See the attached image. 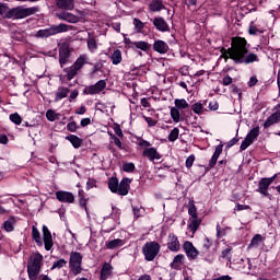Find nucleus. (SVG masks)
Segmentation results:
<instances>
[{"instance_id":"nucleus-14","label":"nucleus","mask_w":280,"mask_h":280,"mask_svg":"<svg viewBox=\"0 0 280 280\" xmlns=\"http://www.w3.org/2000/svg\"><path fill=\"white\" fill-rule=\"evenodd\" d=\"M153 25L158 32H170V25L165 19L158 16L153 19Z\"/></svg>"},{"instance_id":"nucleus-49","label":"nucleus","mask_w":280,"mask_h":280,"mask_svg":"<svg viewBox=\"0 0 280 280\" xmlns=\"http://www.w3.org/2000/svg\"><path fill=\"white\" fill-rule=\"evenodd\" d=\"M122 170H124V172H128V173L135 172V163H132V162H130V163H125V164L122 165Z\"/></svg>"},{"instance_id":"nucleus-63","label":"nucleus","mask_w":280,"mask_h":280,"mask_svg":"<svg viewBox=\"0 0 280 280\" xmlns=\"http://www.w3.org/2000/svg\"><path fill=\"white\" fill-rule=\"evenodd\" d=\"M91 124V118H83L81 119V126L82 128H86Z\"/></svg>"},{"instance_id":"nucleus-64","label":"nucleus","mask_w":280,"mask_h":280,"mask_svg":"<svg viewBox=\"0 0 280 280\" xmlns=\"http://www.w3.org/2000/svg\"><path fill=\"white\" fill-rule=\"evenodd\" d=\"M141 106H143V108H150V102L148 98L144 97L141 100Z\"/></svg>"},{"instance_id":"nucleus-23","label":"nucleus","mask_w":280,"mask_h":280,"mask_svg":"<svg viewBox=\"0 0 280 280\" xmlns=\"http://www.w3.org/2000/svg\"><path fill=\"white\" fill-rule=\"evenodd\" d=\"M149 9L151 12H161V10H165V4H163V0H152Z\"/></svg>"},{"instance_id":"nucleus-39","label":"nucleus","mask_w":280,"mask_h":280,"mask_svg":"<svg viewBox=\"0 0 280 280\" xmlns=\"http://www.w3.org/2000/svg\"><path fill=\"white\" fill-rule=\"evenodd\" d=\"M131 45L137 47V49H141V51H148V49H150V44L143 40L131 43Z\"/></svg>"},{"instance_id":"nucleus-59","label":"nucleus","mask_w":280,"mask_h":280,"mask_svg":"<svg viewBox=\"0 0 280 280\" xmlns=\"http://www.w3.org/2000/svg\"><path fill=\"white\" fill-rule=\"evenodd\" d=\"M257 82H259V80H257V77H252L247 84L249 88H253L257 84Z\"/></svg>"},{"instance_id":"nucleus-33","label":"nucleus","mask_w":280,"mask_h":280,"mask_svg":"<svg viewBox=\"0 0 280 280\" xmlns=\"http://www.w3.org/2000/svg\"><path fill=\"white\" fill-rule=\"evenodd\" d=\"M188 214L190 215V218H198V209L194 203V199H190L188 202Z\"/></svg>"},{"instance_id":"nucleus-10","label":"nucleus","mask_w":280,"mask_h":280,"mask_svg":"<svg viewBox=\"0 0 280 280\" xmlns=\"http://www.w3.org/2000/svg\"><path fill=\"white\" fill-rule=\"evenodd\" d=\"M142 156L148 159L151 163H154V161H161V153L156 151V148H147L142 152Z\"/></svg>"},{"instance_id":"nucleus-21","label":"nucleus","mask_w":280,"mask_h":280,"mask_svg":"<svg viewBox=\"0 0 280 280\" xmlns=\"http://www.w3.org/2000/svg\"><path fill=\"white\" fill-rule=\"evenodd\" d=\"M113 276V266L110 264L105 262L101 270V280H106Z\"/></svg>"},{"instance_id":"nucleus-48","label":"nucleus","mask_w":280,"mask_h":280,"mask_svg":"<svg viewBox=\"0 0 280 280\" xmlns=\"http://www.w3.org/2000/svg\"><path fill=\"white\" fill-rule=\"evenodd\" d=\"M74 75H78V70L72 66L67 73V80H73Z\"/></svg>"},{"instance_id":"nucleus-60","label":"nucleus","mask_w":280,"mask_h":280,"mask_svg":"<svg viewBox=\"0 0 280 280\" xmlns=\"http://www.w3.org/2000/svg\"><path fill=\"white\" fill-rule=\"evenodd\" d=\"M218 159H220L219 155H212L210 160V167H215V164L218 163Z\"/></svg>"},{"instance_id":"nucleus-34","label":"nucleus","mask_w":280,"mask_h":280,"mask_svg":"<svg viewBox=\"0 0 280 280\" xmlns=\"http://www.w3.org/2000/svg\"><path fill=\"white\" fill-rule=\"evenodd\" d=\"M191 110L196 115H205V106L200 102L192 104L191 105Z\"/></svg>"},{"instance_id":"nucleus-3","label":"nucleus","mask_w":280,"mask_h":280,"mask_svg":"<svg viewBox=\"0 0 280 280\" xmlns=\"http://www.w3.org/2000/svg\"><path fill=\"white\" fill-rule=\"evenodd\" d=\"M71 26L67 24L51 25L49 28L39 30L36 34V38H49V36H56V34H62L69 32Z\"/></svg>"},{"instance_id":"nucleus-43","label":"nucleus","mask_w":280,"mask_h":280,"mask_svg":"<svg viewBox=\"0 0 280 280\" xmlns=\"http://www.w3.org/2000/svg\"><path fill=\"white\" fill-rule=\"evenodd\" d=\"M175 106H176L177 109L183 110L185 108H189V103H187V101L184 100V98H176L175 100Z\"/></svg>"},{"instance_id":"nucleus-53","label":"nucleus","mask_w":280,"mask_h":280,"mask_svg":"<svg viewBox=\"0 0 280 280\" xmlns=\"http://www.w3.org/2000/svg\"><path fill=\"white\" fill-rule=\"evenodd\" d=\"M194 161H196V156L195 155H190L187 158L186 160V167H191L194 165Z\"/></svg>"},{"instance_id":"nucleus-32","label":"nucleus","mask_w":280,"mask_h":280,"mask_svg":"<svg viewBox=\"0 0 280 280\" xmlns=\"http://www.w3.org/2000/svg\"><path fill=\"white\" fill-rule=\"evenodd\" d=\"M108 188L110 189L112 194H117L119 189V180L117 179V177H113L109 179Z\"/></svg>"},{"instance_id":"nucleus-19","label":"nucleus","mask_w":280,"mask_h":280,"mask_svg":"<svg viewBox=\"0 0 280 280\" xmlns=\"http://www.w3.org/2000/svg\"><path fill=\"white\" fill-rule=\"evenodd\" d=\"M154 51H158V54H167L170 51V46L164 40H155L153 44Z\"/></svg>"},{"instance_id":"nucleus-26","label":"nucleus","mask_w":280,"mask_h":280,"mask_svg":"<svg viewBox=\"0 0 280 280\" xmlns=\"http://www.w3.org/2000/svg\"><path fill=\"white\" fill-rule=\"evenodd\" d=\"M106 248L113 250L115 248H121L124 246V240L115 238L105 243Z\"/></svg>"},{"instance_id":"nucleus-24","label":"nucleus","mask_w":280,"mask_h":280,"mask_svg":"<svg viewBox=\"0 0 280 280\" xmlns=\"http://www.w3.org/2000/svg\"><path fill=\"white\" fill-rule=\"evenodd\" d=\"M67 60H69V48L60 47L59 48V62H60L61 67L63 65H67Z\"/></svg>"},{"instance_id":"nucleus-52","label":"nucleus","mask_w":280,"mask_h":280,"mask_svg":"<svg viewBox=\"0 0 280 280\" xmlns=\"http://www.w3.org/2000/svg\"><path fill=\"white\" fill-rule=\"evenodd\" d=\"M223 86H230V84H233V78L230 75H225L222 81Z\"/></svg>"},{"instance_id":"nucleus-46","label":"nucleus","mask_w":280,"mask_h":280,"mask_svg":"<svg viewBox=\"0 0 280 280\" xmlns=\"http://www.w3.org/2000/svg\"><path fill=\"white\" fill-rule=\"evenodd\" d=\"M212 242L211 240H209V237L205 236L202 240H201V246L203 248V250H209V248H211L212 246Z\"/></svg>"},{"instance_id":"nucleus-9","label":"nucleus","mask_w":280,"mask_h":280,"mask_svg":"<svg viewBox=\"0 0 280 280\" xmlns=\"http://www.w3.org/2000/svg\"><path fill=\"white\" fill-rule=\"evenodd\" d=\"M55 196L57 200H59V202H65L68 205H73V202H75V196H73L72 192L69 191L58 190Z\"/></svg>"},{"instance_id":"nucleus-29","label":"nucleus","mask_w":280,"mask_h":280,"mask_svg":"<svg viewBox=\"0 0 280 280\" xmlns=\"http://www.w3.org/2000/svg\"><path fill=\"white\" fill-rule=\"evenodd\" d=\"M14 224H16V219H14V217H11L3 223L4 231H7V233H12V231H14Z\"/></svg>"},{"instance_id":"nucleus-42","label":"nucleus","mask_w":280,"mask_h":280,"mask_svg":"<svg viewBox=\"0 0 280 280\" xmlns=\"http://www.w3.org/2000/svg\"><path fill=\"white\" fill-rule=\"evenodd\" d=\"M9 14H10V7L8 5V3L0 2V16L8 19Z\"/></svg>"},{"instance_id":"nucleus-44","label":"nucleus","mask_w":280,"mask_h":280,"mask_svg":"<svg viewBox=\"0 0 280 280\" xmlns=\"http://www.w3.org/2000/svg\"><path fill=\"white\" fill-rule=\"evenodd\" d=\"M133 25H135V30L138 34L141 33L142 30L145 27V23L141 22V20H139L137 18L133 19Z\"/></svg>"},{"instance_id":"nucleus-18","label":"nucleus","mask_w":280,"mask_h":280,"mask_svg":"<svg viewBox=\"0 0 280 280\" xmlns=\"http://www.w3.org/2000/svg\"><path fill=\"white\" fill-rule=\"evenodd\" d=\"M280 122V109L276 113L271 114L264 124V128H270V126H275V124Z\"/></svg>"},{"instance_id":"nucleus-6","label":"nucleus","mask_w":280,"mask_h":280,"mask_svg":"<svg viewBox=\"0 0 280 280\" xmlns=\"http://www.w3.org/2000/svg\"><path fill=\"white\" fill-rule=\"evenodd\" d=\"M142 253L147 261H154V259L156 258V255L161 253V245H159V243L156 242H148L142 247Z\"/></svg>"},{"instance_id":"nucleus-17","label":"nucleus","mask_w":280,"mask_h":280,"mask_svg":"<svg viewBox=\"0 0 280 280\" xmlns=\"http://www.w3.org/2000/svg\"><path fill=\"white\" fill-rule=\"evenodd\" d=\"M167 248L173 253H178V250H180V243L178 242V237H176V235L168 236Z\"/></svg>"},{"instance_id":"nucleus-11","label":"nucleus","mask_w":280,"mask_h":280,"mask_svg":"<svg viewBox=\"0 0 280 280\" xmlns=\"http://www.w3.org/2000/svg\"><path fill=\"white\" fill-rule=\"evenodd\" d=\"M56 16L59 19V21H66V23H78L80 21L78 15L67 11L56 13Z\"/></svg>"},{"instance_id":"nucleus-16","label":"nucleus","mask_w":280,"mask_h":280,"mask_svg":"<svg viewBox=\"0 0 280 280\" xmlns=\"http://www.w3.org/2000/svg\"><path fill=\"white\" fill-rule=\"evenodd\" d=\"M270 182L265 177L261 178L258 183V194H261V196H266L268 198V196H270V192H268V187H270Z\"/></svg>"},{"instance_id":"nucleus-4","label":"nucleus","mask_w":280,"mask_h":280,"mask_svg":"<svg viewBox=\"0 0 280 280\" xmlns=\"http://www.w3.org/2000/svg\"><path fill=\"white\" fill-rule=\"evenodd\" d=\"M36 12H40V9L38 7H31V8L16 7V8L10 9L8 19H27V16H32L33 14H36Z\"/></svg>"},{"instance_id":"nucleus-27","label":"nucleus","mask_w":280,"mask_h":280,"mask_svg":"<svg viewBox=\"0 0 280 280\" xmlns=\"http://www.w3.org/2000/svg\"><path fill=\"white\" fill-rule=\"evenodd\" d=\"M86 62H89V56L86 55H81L75 62L73 63V68H75L77 71H80V69H82V67H84V65H86Z\"/></svg>"},{"instance_id":"nucleus-2","label":"nucleus","mask_w":280,"mask_h":280,"mask_svg":"<svg viewBox=\"0 0 280 280\" xmlns=\"http://www.w3.org/2000/svg\"><path fill=\"white\" fill-rule=\"evenodd\" d=\"M43 268V256L40 253H33L27 261V275L30 280H37Z\"/></svg>"},{"instance_id":"nucleus-38","label":"nucleus","mask_w":280,"mask_h":280,"mask_svg":"<svg viewBox=\"0 0 280 280\" xmlns=\"http://www.w3.org/2000/svg\"><path fill=\"white\" fill-rule=\"evenodd\" d=\"M88 49L92 54L97 51V42L95 40V37H89L88 38Z\"/></svg>"},{"instance_id":"nucleus-41","label":"nucleus","mask_w":280,"mask_h":280,"mask_svg":"<svg viewBox=\"0 0 280 280\" xmlns=\"http://www.w3.org/2000/svg\"><path fill=\"white\" fill-rule=\"evenodd\" d=\"M110 60H112L113 65H119L121 62V50L116 49L113 52Z\"/></svg>"},{"instance_id":"nucleus-15","label":"nucleus","mask_w":280,"mask_h":280,"mask_svg":"<svg viewBox=\"0 0 280 280\" xmlns=\"http://www.w3.org/2000/svg\"><path fill=\"white\" fill-rule=\"evenodd\" d=\"M130 178H122V180L118 185L117 194L119 196H128V192L130 191Z\"/></svg>"},{"instance_id":"nucleus-62","label":"nucleus","mask_w":280,"mask_h":280,"mask_svg":"<svg viewBox=\"0 0 280 280\" xmlns=\"http://www.w3.org/2000/svg\"><path fill=\"white\" fill-rule=\"evenodd\" d=\"M144 119H145L148 126H150V127L156 126V120H154L153 118H151V117H145Z\"/></svg>"},{"instance_id":"nucleus-56","label":"nucleus","mask_w":280,"mask_h":280,"mask_svg":"<svg viewBox=\"0 0 280 280\" xmlns=\"http://www.w3.org/2000/svg\"><path fill=\"white\" fill-rule=\"evenodd\" d=\"M95 183L94 178H89L86 182V189H93V187H95Z\"/></svg>"},{"instance_id":"nucleus-7","label":"nucleus","mask_w":280,"mask_h":280,"mask_svg":"<svg viewBox=\"0 0 280 280\" xmlns=\"http://www.w3.org/2000/svg\"><path fill=\"white\" fill-rule=\"evenodd\" d=\"M257 137H259V127L253 128L247 133L246 138L244 139V141L242 142V144L240 147L241 152H244V150H246L249 145H253V143L255 142Z\"/></svg>"},{"instance_id":"nucleus-20","label":"nucleus","mask_w":280,"mask_h":280,"mask_svg":"<svg viewBox=\"0 0 280 280\" xmlns=\"http://www.w3.org/2000/svg\"><path fill=\"white\" fill-rule=\"evenodd\" d=\"M56 3L60 10H73L75 8L73 0H56Z\"/></svg>"},{"instance_id":"nucleus-22","label":"nucleus","mask_w":280,"mask_h":280,"mask_svg":"<svg viewBox=\"0 0 280 280\" xmlns=\"http://www.w3.org/2000/svg\"><path fill=\"white\" fill-rule=\"evenodd\" d=\"M264 240H266L261 234H256L252 238L248 248H259L264 244Z\"/></svg>"},{"instance_id":"nucleus-58","label":"nucleus","mask_w":280,"mask_h":280,"mask_svg":"<svg viewBox=\"0 0 280 280\" xmlns=\"http://www.w3.org/2000/svg\"><path fill=\"white\" fill-rule=\"evenodd\" d=\"M113 139H114V143H115V145H117V148L119 149V150H124V145L121 144V140H119V138H117V137H113Z\"/></svg>"},{"instance_id":"nucleus-50","label":"nucleus","mask_w":280,"mask_h":280,"mask_svg":"<svg viewBox=\"0 0 280 280\" xmlns=\"http://www.w3.org/2000/svg\"><path fill=\"white\" fill-rule=\"evenodd\" d=\"M222 258L231 261V248L228 247L222 252Z\"/></svg>"},{"instance_id":"nucleus-1","label":"nucleus","mask_w":280,"mask_h":280,"mask_svg":"<svg viewBox=\"0 0 280 280\" xmlns=\"http://www.w3.org/2000/svg\"><path fill=\"white\" fill-rule=\"evenodd\" d=\"M221 58L225 62L231 58L236 65H252V62H259V57L256 54H248V42L244 37H233L231 47L229 49H221Z\"/></svg>"},{"instance_id":"nucleus-47","label":"nucleus","mask_w":280,"mask_h":280,"mask_svg":"<svg viewBox=\"0 0 280 280\" xmlns=\"http://www.w3.org/2000/svg\"><path fill=\"white\" fill-rule=\"evenodd\" d=\"M10 119L13 121V124H15L16 126H21V124L23 122V118H21V116L15 113V114H11L10 115Z\"/></svg>"},{"instance_id":"nucleus-12","label":"nucleus","mask_w":280,"mask_h":280,"mask_svg":"<svg viewBox=\"0 0 280 280\" xmlns=\"http://www.w3.org/2000/svg\"><path fill=\"white\" fill-rule=\"evenodd\" d=\"M184 250L188 259H197V257L200 255V252H198V249L194 247V244L189 241L184 243Z\"/></svg>"},{"instance_id":"nucleus-57","label":"nucleus","mask_w":280,"mask_h":280,"mask_svg":"<svg viewBox=\"0 0 280 280\" xmlns=\"http://www.w3.org/2000/svg\"><path fill=\"white\" fill-rule=\"evenodd\" d=\"M114 131H115V135H117V137H124V131H121V127L119 125H116L114 127Z\"/></svg>"},{"instance_id":"nucleus-45","label":"nucleus","mask_w":280,"mask_h":280,"mask_svg":"<svg viewBox=\"0 0 280 280\" xmlns=\"http://www.w3.org/2000/svg\"><path fill=\"white\" fill-rule=\"evenodd\" d=\"M178 135H180V130L175 127L168 135V141H176V139H178Z\"/></svg>"},{"instance_id":"nucleus-40","label":"nucleus","mask_w":280,"mask_h":280,"mask_svg":"<svg viewBox=\"0 0 280 280\" xmlns=\"http://www.w3.org/2000/svg\"><path fill=\"white\" fill-rule=\"evenodd\" d=\"M171 117L175 124H178L180 121V110L177 107H172Z\"/></svg>"},{"instance_id":"nucleus-25","label":"nucleus","mask_w":280,"mask_h":280,"mask_svg":"<svg viewBox=\"0 0 280 280\" xmlns=\"http://www.w3.org/2000/svg\"><path fill=\"white\" fill-rule=\"evenodd\" d=\"M202 221L198 217H190L188 221V229H190L191 233H196L198 231V226Z\"/></svg>"},{"instance_id":"nucleus-36","label":"nucleus","mask_w":280,"mask_h":280,"mask_svg":"<svg viewBox=\"0 0 280 280\" xmlns=\"http://www.w3.org/2000/svg\"><path fill=\"white\" fill-rule=\"evenodd\" d=\"M32 237H33V240H35V242H36V244H38V246L43 245V241H40V232L34 225L32 226Z\"/></svg>"},{"instance_id":"nucleus-61","label":"nucleus","mask_w":280,"mask_h":280,"mask_svg":"<svg viewBox=\"0 0 280 280\" xmlns=\"http://www.w3.org/2000/svg\"><path fill=\"white\" fill-rule=\"evenodd\" d=\"M139 145H140V148H145V149H148V148H150V145H152L149 141H147V140H140L139 141Z\"/></svg>"},{"instance_id":"nucleus-5","label":"nucleus","mask_w":280,"mask_h":280,"mask_svg":"<svg viewBox=\"0 0 280 280\" xmlns=\"http://www.w3.org/2000/svg\"><path fill=\"white\" fill-rule=\"evenodd\" d=\"M82 259L83 256L80 254V252L70 253L69 268L70 272H72L74 277H78V275L82 273Z\"/></svg>"},{"instance_id":"nucleus-13","label":"nucleus","mask_w":280,"mask_h":280,"mask_svg":"<svg viewBox=\"0 0 280 280\" xmlns=\"http://www.w3.org/2000/svg\"><path fill=\"white\" fill-rule=\"evenodd\" d=\"M43 237H44L45 249L49 250L50 248H54V238L51 237V232H49V229L47 228V225L43 226Z\"/></svg>"},{"instance_id":"nucleus-8","label":"nucleus","mask_w":280,"mask_h":280,"mask_svg":"<svg viewBox=\"0 0 280 280\" xmlns=\"http://www.w3.org/2000/svg\"><path fill=\"white\" fill-rule=\"evenodd\" d=\"M104 89H106V80H100L95 84L85 88L83 93L84 95H98Z\"/></svg>"},{"instance_id":"nucleus-51","label":"nucleus","mask_w":280,"mask_h":280,"mask_svg":"<svg viewBox=\"0 0 280 280\" xmlns=\"http://www.w3.org/2000/svg\"><path fill=\"white\" fill-rule=\"evenodd\" d=\"M67 130H69V132H75V130H78V124H75V121L69 122Z\"/></svg>"},{"instance_id":"nucleus-35","label":"nucleus","mask_w":280,"mask_h":280,"mask_svg":"<svg viewBox=\"0 0 280 280\" xmlns=\"http://www.w3.org/2000/svg\"><path fill=\"white\" fill-rule=\"evenodd\" d=\"M60 113H56L52 109H48L46 112V119H48V121H56L58 119H60Z\"/></svg>"},{"instance_id":"nucleus-28","label":"nucleus","mask_w":280,"mask_h":280,"mask_svg":"<svg viewBox=\"0 0 280 280\" xmlns=\"http://www.w3.org/2000/svg\"><path fill=\"white\" fill-rule=\"evenodd\" d=\"M69 95L68 88H59L56 92L55 102H60V100H65Z\"/></svg>"},{"instance_id":"nucleus-37","label":"nucleus","mask_w":280,"mask_h":280,"mask_svg":"<svg viewBox=\"0 0 280 280\" xmlns=\"http://www.w3.org/2000/svg\"><path fill=\"white\" fill-rule=\"evenodd\" d=\"M65 266H67V260L65 258H60L52 264L50 270H60V268H65Z\"/></svg>"},{"instance_id":"nucleus-55","label":"nucleus","mask_w":280,"mask_h":280,"mask_svg":"<svg viewBox=\"0 0 280 280\" xmlns=\"http://www.w3.org/2000/svg\"><path fill=\"white\" fill-rule=\"evenodd\" d=\"M223 148H224V144L217 145L213 155L214 156H220V154H222Z\"/></svg>"},{"instance_id":"nucleus-31","label":"nucleus","mask_w":280,"mask_h":280,"mask_svg":"<svg viewBox=\"0 0 280 280\" xmlns=\"http://www.w3.org/2000/svg\"><path fill=\"white\" fill-rule=\"evenodd\" d=\"M185 261V255L178 254L174 257L173 262L171 264L172 268L178 269L180 266H183V262Z\"/></svg>"},{"instance_id":"nucleus-30","label":"nucleus","mask_w":280,"mask_h":280,"mask_svg":"<svg viewBox=\"0 0 280 280\" xmlns=\"http://www.w3.org/2000/svg\"><path fill=\"white\" fill-rule=\"evenodd\" d=\"M66 139H67V141H70V143H72L73 148H75V149L81 148V145H82V139H80L75 135L67 136Z\"/></svg>"},{"instance_id":"nucleus-54","label":"nucleus","mask_w":280,"mask_h":280,"mask_svg":"<svg viewBox=\"0 0 280 280\" xmlns=\"http://www.w3.org/2000/svg\"><path fill=\"white\" fill-rule=\"evenodd\" d=\"M208 107L210 110H218V108H220V105L218 104L217 101H211Z\"/></svg>"}]
</instances>
